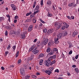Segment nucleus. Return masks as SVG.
<instances>
[{
    "mask_svg": "<svg viewBox=\"0 0 79 79\" xmlns=\"http://www.w3.org/2000/svg\"><path fill=\"white\" fill-rule=\"evenodd\" d=\"M55 26L56 28L58 29L60 28V27H61V24L57 22L55 23Z\"/></svg>",
    "mask_w": 79,
    "mask_h": 79,
    "instance_id": "1",
    "label": "nucleus"
},
{
    "mask_svg": "<svg viewBox=\"0 0 79 79\" xmlns=\"http://www.w3.org/2000/svg\"><path fill=\"white\" fill-rule=\"evenodd\" d=\"M69 6V7H74L76 6V4H75V3L74 2H73L72 3H70L68 5Z\"/></svg>",
    "mask_w": 79,
    "mask_h": 79,
    "instance_id": "2",
    "label": "nucleus"
},
{
    "mask_svg": "<svg viewBox=\"0 0 79 79\" xmlns=\"http://www.w3.org/2000/svg\"><path fill=\"white\" fill-rule=\"evenodd\" d=\"M63 34L60 32H58L57 35V37L58 38H59V39H61V37H63Z\"/></svg>",
    "mask_w": 79,
    "mask_h": 79,
    "instance_id": "3",
    "label": "nucleus"
},
{
    "mask_svg": "<svg viewBox=\"0 0 79 79\" xmlns=\"http://www.w3.org/2000/svg\"><path fill=\"white\" fill-rule=\"evenodd\" d=\"M13 10H16V6L14 4H12L10 5Z\"/></svg>",
    "mask_w": 79,
    "mask_h": 79,
    "instance_id": "4",
    "label": "nucleus"
},
{
    "mask_svg": "<svg viewBox=\"0 0 79 79\" xmlns=\"http://www.w3.org/2000/svg\"><path fill=\"white\" fill-rule=\"evenodd\" d=\"M20 72L21 74L24 76L25 74V72H24V69H22L20 70Z\"/></svg>",
    "mask_w": 79,
    "mask_h": 79,
    "instance_id": "5",
    "label": "nucleus"
},
{
    "mask_svg": "<svg viewBox=\"0 0 79 79\" xmlns=\"http://www.w3.org/2000/svg\"><path fill=\"white\" fill-rule=\"evenodd\" d=\"M48 39L46 38V39H45L44 41V45H46L47 44V43H48Z\"/></svg>",
    "mask_w": 79,
    "mask_h": 79,
    "instance_id": "6",
    "label": "nucleus"
},
{
    "mask_svg": "<svg viewBox=\"0 0 79 79\" xmlns=\"http://www.w3.org/2000/svg\"><path fill=\"white\" fill-rule=\"evenodd\" d=\"M58 40H59V39L57 38H55L54 39L55 43L57 44H58V43H59V42L58 41Z\"/></svg>",
    "mask_w": 79,
    "mask_h": 79,
    "instance_id": "7",
    "label": "nucleus"
},
{
    "mask_svg": "<svg viewBox=\"0 0 79 79\" xmlns=\"http://www.w3.org/2000/svg\"><path fill=\"white\" fill-rule=\"evenodd\" d=\"M32 27H33V26H32V25H31L30 26L28 29V32H31V31L32 30Z\"/></svg>",
    "mask_w": 79,
    "mask_h": 79,
    "instance_id": "8",
    "label": "nucleus"
},
{
    "mask_svg": "<svg viewBox=\"0 0 79 79\" xmlns=\"http://www.w3.org/2000/svg\"><path fill=\"white\" fill-rule=\"evenodd\" d=\"M63 24H64V27L65 28H68L69 27V25H68V24L66 23H64Z\"/></svg>",
    "mask_w": 79,
    "mask_h": 79,
    "instance_id": "9",
    "label": "nucleus"
},
{
    "mask_svg": "<svg viewBox=\"0 0 79 79\" xmlns=\"http://www.w3.org/2000/svg\"><path fill=\"white\" fill-rule=\"evenodd\" d=\"M45 73L46 74H48V75H50L51 74H52V71L50 70H46L45 71Z\"/></svg>",
    "mask_w": 79,
    "mask_h": 79,
    "instance_id": "10",
    "label": "nucleus"
},
{
    "mask_svg": "<svg viewBox=\"0 0 79 79\" xmlns=\"http://www.w3.org/2000/svg\"><path fill=\"white\" fill-rule=\"evenodd\" d=\"M32 47H33V48H32V52H33L36 50L37 48L36 47H35V45H34L33 46H32Z\"/></svg>",
    "mask_w": 79,
    "mask_h": 79,
    "instance_id": "11",
    "label": "nucleus"
},
{
    "mask_svg": "<svg viewBox=\"0 0 79 79\" xmlns=\"http://www.w3.org/2000/svg\"><path fill=\"white\" fill-rule=\"evenodd\" d=\"M44 64H45V65H46V66H47L48 67V66H50V65L49 64V63H48V62L47 61H44Z\"/></svg>",
    "mask_w": 79,
    "mask_h": 79,
    "instance_id": "12",
    "label": "nucleus"
},
{
    "mask_svg": "<svg viewBox=\"0 0 79 79\" xmlns=\"http://www.w3.org/2000/svg\"><path fill=\"white\" fill-rule=\"evenodd\" d=\"M63 35V36H66L67 35V32L66 31H64L63 33H62Z\"/></svg>",
    "mask_w": 79,
    "mask_h": 79,
    "instance_id": "13",
    "label": "nucleus"
},
{
    "mask_svg": "<svg viewBox=\"0 0 79 79\" xmlns=\"http://www.w3.org/2000/svg\"><path fill=\"white\" fill-rule=\"evenodd\" d=\"M43 61H44L43 60L41 59L40 60L39 62V64H40V65H43Z\"/></svg>",
    "mask_w": 79,
    "mask_h": 79,
    "instance_id": "14",
    "label": "nucleus"
},
{
    "mask_svg": "<svg viewBox=\"0 0 79 79\" xmlns=\"http://www.w3.org/2000/svg\"><path fill=\"white\" fill-rule=\"evenodd\" d=\"M52 32H53V30L51 29L49 30L48 31V34H51Z\"/></svg>",
    "mask_w": 79,
    "mask_h": 79,
    "instance_id": "15",
    "label": "nucleus"
},
{
    "mask_svg": "<svg viewBox=\"0 0 79 79\" xmlns=\"http://www.w3.org/2000/svg\"><path fill=\"white\" fill-rule=\"evenodd\" d=\"M47 16L48 17H52L53 16V15L52 14L49 13V12H48Z\"/></svg>",
    "mask_w": 79,
    "mask_h": 79,
    "instance_id": "16",
    "label": "nucleus"
},
{
    "mask_svg": "<svg viewBox=\"0 0 79 79\" xmlns=\"http://www.w3.org/2000/svg\"><path fill=\"white\" fill-rule=\"evenodd\" d=\"M47 4H48V5H50L52 4V2H51V1H50V0H49L48 1Z\"/></svg>",
    "mask_w": 79,
    "mask_h": 79,
    "instance_id": "17",
    "label": "nucleus"
},
{
    "mask_svg": "<svg viewBox=\"0 0 79 79\" xmlns=\"http://www.w3.org/2000/svg\"><path fill=\"white\" fill-rule=\"evenodd\" d=\"M25 36H26L25 35V34H22L21 35V37L22 39H24Z\"/></svg>",
    "mask_w": 79,
    "mask_h": 79,
    "instance_id": "18",
    "label": "nucleus"
},
{
    "mask_svg": "<svg viewBox=\"0 0 79 79\" xmlns=\"http://www.w3.org/2000/svg\"><path fill=\"white\" fill-rule=\"evenodd\" d=\"M39 5H37L35 7V10L36 11V10H39Z\"/></svg>",
    "mask_w": 79,
    "mask_h": 79,
    "instance_id": "19",
    "label": "nucleus"
},
{
    "mask_svg": "<svg viewBox=\"0 0 79 79\" xmlns=\"http://www.w3.org/2000/svg\"><path fill=\"white\" fill-rule=\"evenodd\" d=\"M34 55L33 54H31V57L30 58V60H32L34 58Z\"/></svg>",
    "mask_w": 79,
    "mask_h": 79,
    "instance_id": "20",
    "label": "nucleus"
},
{
    "mask_svg": "<svg viewBox=\"0 0 79 79\" xmlns=\"http://www.w3.org/2000/svg\"><path fill=\"white\" fill-rule=\"evenodd\" d=\"M5 19V18L3 17H0V22H2V21H3Z\"/></svg>",
    "mask_w": 79,
    "mask_h": 79,
    "instance_id": "21",
    "label": "nucleus"
},
{
    "mask_svg": "<svg viewBox=\"0 0 79 79\" xmlns=\"http://www.w3.org/2000/svg\"><path fill=\"white\" fill-rule=\"evenodd\" d=\"M50 52V48L48 47V48L47 50V53H49Z\"/></svg>",
    "mask_w": 79,
    "mask_h": 79,
    "instance_id": "22",
    "label": "nucleus"
},
{
    "mask_svg": "<svg viewBox=\"0 0 79 79\" xmlns=\"http://www.w3.org/2000/svg\"><path fill=\"white\" fill-rule=\"evenodd\" d=\"M75 71L76 73H78L79 72V71L77 68H75Z\"/></svg>",
    "mask_w": 79,
    "mask_h": 79,
    "instance_id": "23",
    "label": "nucleus"
},
{
    "mask_svg": "<svg viewBox=\"0 0 79 79\" xmlns=\"http://www.w3.org/2000/svg\"><path fill=\"white\" fill-rule=\"evenodd\" d=\"M39 52V50H36L35 51H34V52H33L34 54H36L37 53H38Z\"/></svg>",
    "mask_w": 79,
    "mask_h": 79,
    "instance_id": "24",
    "label": "nucleus"
},
{
    "mask_svg": "<svg viewBox=\"0 0 79 79\" xmlns=\"http://www.w3.org/2000/svg\"><path fill=\"white\" fill-rule=\"evenodd\" d=\"M50 58L51 59H55V58H56V56L55 55L53 56H51Z\"/></svg>",
    "mask_w": 79,
    "mask_h": 79,
    "instance_id": "25",
    "label": "nucleus"
},
{
    "mask_svg": "<svg viewBox=\"0 0 79 79\" xmlns=\"http://www.w3.org/2000/svg\"><path fill=\"white\" fill-rule=\"evenodd\" d=\"M32 22L33 23H36V18H34L32 20Z\"/></svg>",
    "mask_w": 79,
    "mask_h": 79,
    "instance_id": "26",
    "label": "nucleus"
},
{
    "mask_svg": "<svg viewBox=\"0 0 79 79\" xmlns=\"http://www.w3.org/2000/svg\"><path fill=\"white\" fill-rule=\"evenodd\" d=\"M39 10H37V11H35L33 13V15H35L36 14H37V13H39Z\"/></svg>",
    "mask_w": 79,
    "mask_h": 79,
    "instance_id": "27",
    "label": "nucleus"
},
{
    "mask_svg": "<svg viewBox=\"0 0 79 79\" xmlns=\"http://www.w3.org/2000/svg\"><path fill=\"white\" fill-rule=\"evenodd\" d=\"M44 57V54L41 53L39 55V57L40 58H42V57Z\"/></svg>",
    "mask_w": 79,
    "mask_h": 79,
    "instance_id": "28",
    "label": "nucleus"
},
{
    "mask_svg": "<svg viewBox=\"0 0 79 79\" xmlns=\"http://www.w3.org/2000/svg\"><path fill=\"white\" fill-rule=\"evenodd\" d=\"M69 48H71L72 46V43H69Z\"/></svg>",
    "mask_w": 79,
    "mask_h": 79,
    "instance_id": "29",
    "label": "nucleus"
},
{
    "mask_svg": "<svg viewBox=\"0 0 79 79\" xmlns=\"http://www.w3.org/2000/svg\"><path fill=\"white\" fill-rule=\"evenodd\" d=\"M30 77V76H29L28 75H26V76H25V79H29Z\"/></svg>",
    "mask_w": 79,
    "mask_h": 79,
    "instance_id": "30",
    "label": "nucleus"
},
{
    "mask_svg": "<svg viewBox=\"0 0 79 79\" xmlns=\"http://www.w3.org/2000/svg\"><path fill=\"white\" fill-rule=\"evenodd\" d=\"M16 45L12 47L13 51H15V49H16Z\"/></svg>",
    "mask_w": 79,
    "mask_h": 79,
    "instance_id": "31",
    "label": "nucleus"
},
{
    "mask_svg": "<svg viewBox=\"0 0 79 79\" xmlns=\"http://www.w3.org/2000/svg\"><path fill=\"white\" fill-rule=\"evenodd\" d=\"M56 7V5H55L54 6H53V9L54 10H55L56 9H55V8Z\"/></svg>",
    "mask_w": 79,
    "mask_h": 79,
    "instance_id": "32",
    "label": "nucleus"
},
{
    "mask_svg": "<svg viewBox=\"0 0 79 79\" xmlns=\"http://www.w3.org/2000/svg\"><path fill=\"white\" fill-rule=\"evenodd\" d=\"M47 61L48 62L49 64H50V65L52 64V63H51V60H48Z\"/></svg>",
    "mask_w": 79,
    "mask_h": 79,
    "instance_id": "33",
    "label": "nucleus"
},
{
    "mask_svg": "<svg viewBox=\"0 0 79 79\" xmlns=\"http://www.w3.org/2000/svg\"><path fill=\"white\" fill-rule=\"evenodd\" d=\"M55 63V60H53L51 62V64H50V65L52 66V64H54Z\"/></svg>",
    "mask_w": 79,
    "mask_h": 79,
    "instance_id": "34",
    "label": "nucleus"
},
{
    "mask_svg": "<svg viewBox=\"0 0 79 79\" xmlns=\"http://www.w3.org/2000/svg\"><path fill=\"white\" fill-rule=\"evenodd\" d=\"M36 5V2H35L33 5V8H35V5Z\"/></svg>",
    "mask_w": 79,
    "mask_h": 79,
    "instance_id": "35",
    "label": "nucleus"
},
{
    "mask_svg": "<svg viewBox=\"0 0 79 79\" xmlns=\"http://www.w3.org/2000/svg\"><path fill=\"white\" fill-rule=\"evenodd\" d=\"M54 69H55V68L53 67H51L50 68V69L51 70V71H53Z\"/></svg>",
    "mask_w": 79,
    "mask_h": 79,
    "instance_id": "36",
    "label": "nucleus"
},
{
    "mask_svg": "<svg viewBox=\"0 0 79 79\" xmlns=\"http://www.w3.org/2000/svg\"><path fill=\"white\" fill-rule=\"evenodd\" d=\"M53 53H54V52L52 51L51 52L49 53V54L50 55H52Z\"/></svg>",
    "mask_w": 79,
    "mask_h": 79,
    "instance_id": "37",
    "label": "nucleus"
},
{
    "mask_svg": "<svg viewBox=\"0 0 79 79\" xmlns=\"http://www.w3.org/2000/svg\"><path fill=\"white\" fill-rule=\"evenodd\" d=\"M8 53H9V51H6L5 52V55H6V56H7V55H8Z\"/></svg>",
    "mask_w": 79,
    "mask_h": 79,
    "instance_id": "38",
    "label": "nucleus"
},
{
    "mask_svg": "<svg viewBox=\"0 0 79 79\" xmlns=\"http://www.w3.org/2000/svg\"><path fill=\"white\" fill-rule=\"evenodd\" d=\"M54 72L55 73H59V70L58 69H56L55 70Z\"/></svg>",
    "mask_w": 79,
    "mask_h": 79,
    "instance_id": "39",
    "label": "nucleus"
},
{
    "mask_svg": "<svg viewBox=\"0 0 79 79\" xmlns=\"http://www.w3.org/2000/svg\"><path fill=\"white\" fill-rule=\"evenodd\" d=\"M18 55H19V51H17V53L16 55V57H17L18 56Z\"/></svg>",
    "mask_w": 79,
    "mask_h": 79,
    "instance_id": "40",
    "label": "nucleus"
},
{
    "mask_svg": "<svg viewBox=\"0 0 79 79\" xmlns=\"http://www.w3.org/2000/svg\"><path fill=\"white\" fill-rule=\"evenodd\" d=\"M40 4H41V6H43V4H44V1H43V0H41Z\"/></svg>",
    "mask_w": 79,
    "mask_h": 79,
    "instance_id": "41",
    "label": "nucleus"
},
{
    "mask_svg": "<svg viewBox=\"0 0 79 79\" xmlns=\"http://www.w3.org/2000/svg\"><path fill=\"white\" fill-rule=\"evenodd\" d=\"M40 21L41 22V23H43V24H44L45 22H44V21H43V20H42L41 19H40Z\"/></svg>",
    "mask_w": 79,
    "mask_h": 79,
    "instance_id": "42",
    "label": "nucleus"
},
{
    "mask_svg": "<svg viewBox=\"0 0 79 79\" xmlns=\"http://www.w3.org/2000/svg\"><path fill=\"white\" fill-rule=\"evenodd\" d=\"M53 52H58V49L56 48H54L53 49Z\"/></svg>",
    "mask_w": 79,
    "mask_h": 79,
    "instance_id": "43",
    "label": "nucleus"
},
{
    "mask_svg": "<svg viewBox=\"0 0 79 79\" xmlns=\"http://www.w3.org/2000/svg\"><path fill=\"white\" fill-rule=\"evenodd\" d=\"M47 29H44L43 30V32H44V33H46V32H47Z\"/></svg>",
    "mask_w": 79,
    "mask_h": 79,
    "instance_id": "44",
    "label": "nucleus"
},
{
    "mask_svg": "<svg viewBox=\"0 0 79 79\" xmlns=\"http://www.w3.org/2000/svg\"><path fill=\"white\" fill-rule=\"evenodd\" d=\"M31 20L30 19H28L25 21V23H27V22H30Z\"/></svg>",
    "mask_w": 79,
    "mask_h": 79,
    "instance_id": "45",
    "label": "nucleus"
},
{
    "mask_svg": "<svg viewBox=\"0 0 79 79\" xmlns=\"http://www.w3.org/2000/svg\"><path fill=\"white\" fill-rule=\"evenodd\" d=\"M33 46H32L31 48H30L29 50V52H31V50H32V48H33Z\"/></svg>",
    "mask_w": 79,
    "mask_h": 79,
    "instance_id": "46",
    "label": "nucleus"
},
{
    "mask_svg": "<svg viewBox=\"0 0 79 79\" xmlns=\"http://www.w3.org/2000/svg\"><path fill=\"white\" fill-rule=\"evenodd\" d=\"M31 14V12H29V13H27L26 14L27 16H29V15H30Z\"/></svg>",
    "mask_w": 79,
    "mask_h": 79,
    "instance_id": "47",
    "label": "nucleus"
},
{
    "mask_svg": "<svg viewBox=\"0 0 79 79\" xmlns=\"http://www.w3.org/2000/svg\"><path fill=\"white\" fill-rule=\"evenodd\" d=\"M65 27H64V26H62V27L61 28V29H62V30H64V29H65Z\"/></svg>",
    "mask_w": 79,
    "mask_h": 79,
    "instance_id": "48",
    "label": "nucleus"
},
{
    "mask_svg": "<svg viewBox=\"0 0 79 79\" xmlns=\"http://www.w3.org/2000/svg\"><path fill=\"white\" fill-rule=\"evenodd\" d=\"M32 77H33V78H34V79H36V78H37V77H36L35 75H33L32 76Z\"/></svg>",
    "mask_w": 79,
    "mask_h": 79,
    "instance_id": "49",
    "label": "nucleus"
},
{
    "mask_svg": "<svg viewBox=\"0 0 79 79\" xmlns=\"http://www.w3.org/2000/svg\"><path fill=\"white\" fill-rule=\"evenodd\" d=\"M72 53H73V51L71 50L69 51V55H71V54H72Z\"/></svg>",
    "mask_w": 79,
    "mask_h": 79,
    "instance_id": "50",
    "label": "nucleus"
},
{
    "mask_svg": "<svg viewBox=\"0 0 79 79\" xmlns=\"http://www.w3.org/2000/svg\"><path fill=\"white\" fill-rule=\"evenodd\" d=\"M5 35H8V31H6L5 32Z\"/></svg>",
    "mask_w": 79,
    "mask_h": 79,
    "instance_id": "51",
    "label": "nucleus"
},
{
    "mask_svg": "<svg viewBox=\"0 0 79 79\" xmlns=\"http://www.w3.org/2000/svg\"><path fill=\"white\" fill-rule=\"evenodd\" d=\"M70 18H71L70 19L71 20L72 19H74V16H71Z\"/></svg>",
    "mask_w": 79,
    "mask_h": 79,
    "instance_id": "52",
    "label": "nucleus"
},
{
    "mask_svg": "<svg viewBox=\"0 0 79 79\" xmlns=\"http://www.w3.org/2000/svg\"><path fill=\"white\" fill-rule=\"evenodd\" d=\"M79 56V55H77L75 57V59H77L78 58V57Z\"/></svg>",
    "mask_w": 79,
    "mask_h": 79,
    "instance_id": "53",
    "label": "nucleus"
},
{
    "mask_svg": "<svg viewBox=\"0 0 79 79\" xmlns=\"http://www.w3.org/2000/svg\"><path fill=\"white\" fill-rule=\"evenodd\" d=\"M21 63V60L19 59V60L18 63Z\"/></svg>",
    "mask_w": 79,
    "mask_h": 79,
    "instance_id": "54",
    "label": "nucleus"
},
{
    "mask_svg": "<svg viewBox=\"0 0 79 79\" xmlns=\"http://www.w3.org/2000/svg\"><path fill=\"white\" fill-rule=\"evenodd\" d=\"M76 35V33H73V34L72 35H73V37H75V35Z\"/></svg>",
    "mask_w": 79,
    "mask_h": 79,
    "instance_id": "55",
    "label": "nucleus"
},
{
    "mask_svg": "<svg viewBox=\"0 0 79 79\" xmlns=\"http://www.w3.org/2000/svg\"><path fill=\"white\" fill-rule=\"evenodd\" d=\"M37 39H35L34 41H33V42L34 43H35V42H37Z\"/></svg>",
    "mask_w": 79,
    "mask_h": 79,
    "instance_id": "56",
    "label": "nucleus"
},
{
    "mask_svg": "<svg viewBox=\"0 0 79 79\" xmlns=\"http://www.w3.org/2000/svg\"><path fill=\"white\" fill-rule=\"evenodd\" d=\"M67 17L68 19H71V17H69V16H67Z\"/></svg>",
    "mask_w": 79,
    "mask_h": 79,
    "instance_id": "57",
    "label": "nucleus"
},
{
    "mask_svg": "<svg viewBox=\"0 0 79 79\" xmlns=\"http://www.w3.org/2000/svg\"><path fill=\"white\" fill-rule=\"evenodd\" d=\"M72 67H73V68H76V65H73Z\"/></svg>",
    "mask_w": 79,
    "mask_h": 79,
    "instance_id": "58",
    "label": "nucleus"
},
{
    "mask_svg": "<svg viewBox=\"0 0 79 79\" xmlns=\"http://www.w3.org/2000/svg\"><path fill=\"white\" fill-rule=\"evenodd\" d=\"M36 75H40V73H36Z\"/></svg>",
    "mask_w": 79,
    "mask_h": 79,
    "instance_id": "59",
    "label": "nucleus"
},
{
    "mask_svg": "<svg viewBox=\"0 0 79 79\" xmlns=\"http://www.w3.org/2000/svg\"><path fill=\"white\" fill-rule=\"evenodd\" d=\"M1 69L2 70H4L5 69V68L3 67H2Z\"/></svg>",
    "mask_w": 79,
    "mask_h": 79,
    "instance_id": "60",
    "label": "nucleus"
},
{
    "mask_svg": "<svg viewBox=\"0 0 79 79\" xmlns=\"http://www.w3.org/2000/svg\"><path fill=\"white\" fill-rule=\"evenodd\" d=\"M6 28L7 29H9L10 28V27H9L8 26H7L6 27Z\"/></svg>",
    "mask_w": 79,
    "mask_h": 79,
    "instance_id": "61",
    "label": "nucleus"
},
{
    "mask_svg": "<svg viewBox=\"0 0 79 79\" xmlns=\"http://www.w3.org/2000/svg\"><path fill=\"white\" fill-rule=\"evenodd\" d=\"M16 31H13V34H16Z\"/></svg>",
    "mask_w": 79,
    "mask_h": 79,
    "instance_id": "62",
    "label": "nucleus"
},
{
    "mask_svg": "<svg viewBox=\"0 0 79 79\" xmlns=\"http://www.w3.org/2000/svg\"><path fill=\"white\" fill-rule=\"evenodd\" d=\"M16 22H17V20L16 19V20H14V23H16Z\"/></svg>",
    "mask_w": 79,
    "mask_h": 79,
    "instance_id": "63",
    "label": "nucleus"
},
{
    "mask_svg": "<svg viewBox=\"0 0 79 79\" xmlns=\"http://www.w3.org/2000/svg\"><path fill=\"white\" fill-rule=\"evenodd\" d=\"M15 19H18V16H15Z\"/></svg>",
    "mask_w": 79,
    "mask_h": 79,
    "instance_id": "64",
    "label": "nucleus"
}]
</instances>
